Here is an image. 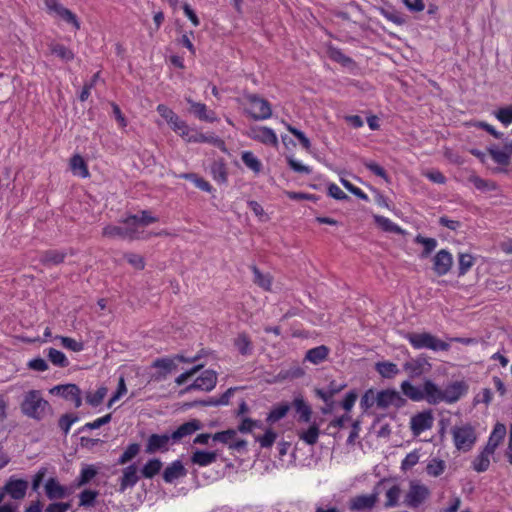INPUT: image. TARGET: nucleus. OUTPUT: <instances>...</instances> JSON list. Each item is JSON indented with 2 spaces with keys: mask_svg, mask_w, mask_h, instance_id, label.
Here are the masks:
<instances>
[{
  "mask_svg": "<svg viewBox=\"0 0 512 512\" xmlns=\"http://www.w3.org/2000/svg\"><path fill=\"white\" fill-rule=\"evenodd\" d=\"M468 391V385L464 381H455L446 386L442 392L443 402L455 403Z\"/></svg>",
  "mask_w": 512,
  "mask_h": 512,
  "instance_id": "18",
  "label": "nucleus"
},
{
  "mask_svg": "<svg viewBox=\"0 0 512 512\" xmlns=\"http://www.w3.org/2000/svg\"><path fill=\"white\" fill-rule=\"evenodd\" d=\"M70 167L74 174H77L83 178L89 177V169L88 166L84 160V158L79 155L75 154L70 159Z\"/></svg>",
  "mask_w": 512,
  "mask_h": 512,
  "instance_id": "35",
  "label": "nucleus"
},
{
  "mask_svg": "<svg viewBox=\"0 0 512 512\" xmlns=\"http://www.w3.org/2000/svg\"><path fill=\"white\" fill-rule=\"evenodd\" d=\"M329 354V348L325 345H320L315 348L309 349L306 352L305 360L313 364H320L323 362Z\"/></svg>",
  "mask_w": 512,
  "mask_h": 512,
  "instance_id": "33",
  "label": "nucleus"
},
{
  "mask_svg": "<svg viewBox=\"0 0 512 512\" xmlns=\"http://www.w3.org/2000/svg\"><path fill=\"white\" fill-rule=\"evenodd\" d=\"M241 159L254 173L258 174L262 170L261 161L251 151H244L241 155Z\"/></svg>",
  "mask_w": 512,
  "mask_h": 512,
  "instance_id": "44",
  "label": "nucleus"
},
{
  "mask_svg": "<svg viewBox=\"0 0 512 512\" xmlns=\"http://www.w3.org/2000/svg\"><path fill=\"white\" fill-rule=\"evenodd\" d=\"M98 492L90 489L82 491L79 495L80 506L91 507L94 506Z\"/></svg>",
  "mask_w": 512,
  "mask_h": 512,
  "instance_id": "57",
  "label": "nucleus"
},
{
  "mask_svg": "<svg viewBox=\"0 0 512 512\" xmlns=\"http://www.w3.org/2000/svg\"><path fill=\"white\" fill-rule=\"evenodd\" d=\"M402 393L413 401H421L424 399L423 389L414 386L409 381H403L401 384Z\"/></svg>",
  "mask_w": 512,
  "mask_h": 512,
  "instance_id": "39",
  "label": "nucleus"
},
{
  "mask_svg": "<svg viewBox=\"0 0 512 512\" xmlns=\"http://www.w3.org/2000/svg\"><path fill=\"white\" fill-rule=\"evenodd\" d=\"M246 135L257 142L264 145L277 147L278 138L276 133L269 127L266 126H251L247 131Z\"/></svg>",
  "mask_w": 512,
  "mask_h": 512,
  "instance_id": "12",
  "label": "nucleus"
},
{
  "mask_svg": "<svg viewBox=\"0 0 512 512\" xmlns=\"http://www.w3.org/2000/svg\"><path fill=\"white\" fill-rule=\"evenodd\" d=\"M495 117L505 126L512 123V105L502 107L495 112Z\"/></svg>",
  "mask_w": 512,
  "mask_h": 512,
  "instance_id": "61",
  "label": "nucleus"
},
{
  "mask_svg": "<svg viewBox=\"0 0 512 512\" xmlns=\"http://www.w3.org/2000/svg\"><path fill=\"white\" fill-rule=\"evenodd\" d=\"M375 370L383 377L391 379L399 373V369L396 364L389 361L377 362L375 364Z\"/></svg>",
  "mask_w": 512,
  "mask_h": 512,
  "instance_id": "36",
  "label": "nucleus"
},
{
  "mask_svg": "<svg viewBox=\"0 0 512 512\" xmlns=\"http://www.w3.org/2000/svg\"><path fill=\"white\" fill-rule=\"evenodd\" d=\"M152 367L161 369L154 375L155 380L165 379L169 373L175 371L178 368L177 363H175V359L173 357L157 358L153 361Z\"/></svg>",
  "mask_w": 512,
  "mask_h": 512,
  "instance_id": "20",
  "label": "nucleus"
},
{
  "mask_svg": "<svg viewBox=\"0 0 512 512\" xmlns=\"http://www.w3.org/2000/svg\"><path fill=\"white\" fill-rule=\"evenodd\" d=\"M252 272L254 275V283L266 291L271 290L272 277L269 274H263L257 266H252Z\"/></svg>",
  "mask_w": 512,
  "mask_h": 512,
  "instance_id": "41",
  "label": "nucleus"
},
{
  "mask_svg": "<svg viewBox=\"0 0 512 512\" xmlns=\"http://www.w3.org/2000/svg\"><path fill=\"white\" fill-rule=\"evenodd\" d=\"M47 356L48 359L52 362V364L57 367L66 368L69 365L67 357L60 350H57L55 348H49Z\"/></svg>",
  "mask_w": 512,
  "mask_h": 512,
  "instance_id": "47",
  "label": "nucleus"
},
{
  "mask_svg": "<svg viewBox=\"0 0 512 512\" xmlns=\"http://www.w3.org/2000/svg\"><path fill=\"white\" fill-rule=\"evenodd\" d=\"M98 473V469L94 465L86 464L82 467L80 475L77 478L78 486L88 484Z\"/></svg>",
  "mask_w": 512,
  "mask_h": 512,
  "instance_id": "45",
  "label": "nucleus"
},
{
  "mask_svg": "<svg viewBox=\"0 0 512 512\" xmlns=\"http://www.w3.org/2000/svg\"><path fill=\"white\" fill-rule=\"evenodd\" d=\"M46 11L49 15L57 17L67 24L72 25L75 30L80 29V22L75 13L64 7L60 0H43Z\"/></svg>",
  "mask_w": 512,
  "mask_h": 512,
  "instance_id": "4",
  "label": "nucleus"
},
{
  "mask_svg": "<svg viewBox=\"0 0 512 512\" xmlns=\"http://www.w3.org/2000/svg\"><path fill=\"white\" fill-rule=\"evenodd\" d=\"M170 445H172V438H170V433H154L147 438L145 452L147 454L165 453L169 451Z\"/></svg>",
  "mask_w": 512,
  "mask_h": 512,
  "instance_id": "13",
  "label": "nucleus"
},
{
  "mask_svg": "<svg viewBox=\"0 0 512 512\" xmlns=\"http://www.w3.org/2000/svg\"><path fill=\"white\" fill-rule=\"evenodd\" d=\"M187 470L180 460H175L163 471V480L166 483H173L175 480L185 477Z\"/></svg>",
  "mask_w": 512,
  "mask_h": 512,
  "instance_id": "22",
  "label": "nucleus"
},
{
  "mask_svg": "<svg viewBox=\"0 0 512 512\" xmlns=\"http://www.w3.org/2000/svg\"><path fill=\"white\" fill-rule=\"evenodd\" d=\"M506 435V426L502 423H496L494 429L488 439L485 449L494 454L496 448Z\"/></svg>",
  "mask_w": 512,
  "mask_h": 512,
  "instance_id": "30",
  "label": "nucleus"
},
{
  "mask_svg": "<svg viewBox=\"0 0 512 512\" xmlns=\"http://www.w3.org/2000/svg\"><path fill=\"white\" fill-rule=\"evenodd\" d=\"M429 495L430 491L427 486L417 481H411L403 503L409 508L416 509L427 500Z\"/></svg>",
  "mask_w": 512,
  "mask_h": 512,
  "instance_id": "5",
  "label": "nucleus"
},
{
  "mask_svg": "<svg viewBox=\"0 0 512 512\" xmlns=\"http://www.w3.org/2000/svg\"><path fill=\"white\" fill-rule=\"evenodd\" d=\"M246 99L254 108V111L249 112L252 119L265 120L272 116L271 105L266 99L257 94H248Z\"/></svg>",
  "mask_w": 512,
  "mask_h": 512,
  "instance_id": "11",
  "label": "nucleus"
},
{
  "mask_svg": "<svg viewBox=\"0 0 512 512\" xmlns=\"http://www.w3.org/2000/svg\"><path fill=\"white\" fill-rule=\"evenodd\" d=\"M217 451H206L196 449L190 456V462L200 467L208 466L217 460Z\"/></svg>",
  "mask_w": 512,
  "mask_h": 512,
  "instance_id": "26",
  "label": "nucleus"
},
{
  "mask_svg": "<svg viewBox=\"0 0 512 512\" xmlns=\"http://www.w3.org/2000/svg\"><path fill=\"white\" fill-rule=\"evenodd\" d=\"M404 337L415 349H430L432 351H448L450 349L449 343L428 332H407Z\"/></svg>",
  "mask_w": 512,
  "mask_h": 512,
  "instance_id": "2",
  "label": "nucleus"
},
{
  "mask_svg": "<svg viewBox=\"0 0 512 512\" xmlns=\"http://www.w3.org/2000/svg\"><path fill=\"white\" fill-rule=\"evenodd\" d=\"M277 438V433L272 429H267L264 435L257 436L256 441L260 443L262 448H270L273 446L275 440Z\"/></svg>",
  "mask_w": 512,
  "mask_h": 512,
  "instance_id": "60",
  "label": "nucleus"
},
{
  "mask_svg": "<svg viewBox=\"0 0 512 512\" xmlns=\"http://www.w3.org/2000/svg\"><path fill=\"white\" fill-rule=\"evenodd\" d=\"M474 265V257L468 253H460L458 256V275L464 276Z\"/></svg>",
  "mask_w": 512,
  "mask_h": 512,
  "instance_id": "49",
  "label": "nucleus"
},
{
  "mask_svg": "<svg viewBox=\"0 0 512 512\" xmlns=\"http://www.w3.org/2000/svg\"><path fill=\"white\" fill-rule=\"evenodd\" d=\"M347 386L346 383L333 380L329 383L327 388H316L315 394L325 403V407L322 408V412L324 414L331 413L335 407V402L333 401V397L341 392Z\"/></svg>",
  "mask_w": 512,
  "mask_h": 512,
  "instance_id": "7",
  "label": "nucleus"
},
{
  "mask_svg": "<svg viewBox=\"0 0 512 512\" xmlns=\"http://www.w3.org/2000/svg\"><path fill=\"white\" fill-rule=\"evenodd\" d=\"M374 220L376 224L385 232L404 234V230L401 227L384 216L374 215Z\"/></svg>",
  "mask_w": 512,
  "mask_h": 512,
  "instance_id": "38",
  "label": "nucleus"
},
{
  "mask_svg": "<svg viewBox=\"0 0 512 512\" xmlns=\"http://www.w3.org/2000/svg\"><path fill=\"white\" fill-rule=\"evenodd\" d=\"M103 236L106 237H122V238H130L133 239L136 237V229L132 227V225L115 226V225H107L103 228L102 232Z\"/></svg>",
  "mask_w": 512,
  "mask_h": 512,
  "instance_id": "27",
  "label": "nucleus"
},
{
  "mask_svg": "<svg viewBox=\"0 0 512 512\" xmlns=\"http://www.w3.org/2000/svg\"><path fill=\"white\" fill-rule=\"evenodd\" d=\"M187 141L189 142H195V143H210L214 145L217 148H220L222 150H225V142L218 136L214 135H205L203 133L195 132L192 135L186 136Z\"/></svg>",
  "mask_w": 512,
  "mask_h": 512,
  "instance_id": "31",
  "label": "nucleus"
},
{
  "mask_svg": "<svg viewBox=\"0 0 512 512\" xmlns=\"http://www.w3.org/2000/svg\"><path fill=\"white\" fill-rule=\"evenodd\" d=\"M217 384V373L214 370L207 369L197 377L193 383L179 391V396H183L192 390L211 391Z\"/></svg>",
  "mask_w": 512,
  "mask_h": 512,
  "instance_id": "8",
  "label": "nucleus"
},
{
  "mask_svg": "<svg viewBox=\"0 0 512 512\" xmlns=\"http://www.w3.org/2000/svg\"><path fill=\"white\" fill-rule=\"evenodd\" d=\"M20 409L23 415L36 421H41L47 411L52 410L51 405L42 397V393L39 390H29L26 392L20 404Z\"/></svg>",
  "mask_w": 512,
  "mask_h": 512,
  "instance_id": "1",
  "label": "nucleus"
},
{
  "mask_svg": "<svg viewBox=\"0 0 512 512\" xmlns=\"http://www.w3.org/2000/svg\"><path fill=\"white\" fill-rule=\"evenodd\" d=\"M157 111L176 133H178L181 137L188 136L190 133V128L186 122L181 120L175 112H173L164 104H159L157 106Z\"/></svg>",
  "mask_w": 512,
  "mask_h": 512,
  "instance_id": "10",
  "label": "nucleus"
},
{
  "mask_svg": "<svg viewBox=\"0 0 512 512\" xmlns=\"http://www.w3.org/2000/svg\"><path fill=\"white\" fill-rule=\"evenodd\" d=\"M451 434L455 447L464 452L470 451L477 440L475 429L471 424L454 426Z\"/></svg>",
  "mask_w": 512,
  "mask_h": 512,
  "instance_id": "3",
  "label": "nucleus"
},
{
  "mask_svg": "<svg viewBox=\"0 0 512 512\" xmlns=\"http://www.w3.org/2000/svg\"><path fill=\"white\" fill-rule=\"evenodd\" d=\"M433 271L438 276L446 275L452 268L453 257L445 249L438 251L433 257Z\"/></svg>",
  "mask_w": 512,
  "mask_h": 512,
  "instance_id": "17",
  "label": "nucleus"
},
{
  "mask_svg": "<svg viewBox=\"0 0 512 512\" xmlns=\"http://www.w3.org/2000/svg\"><path fill=\"white\" fill-rule=\"evenodd\" d=\"M288 166L295 172L300 174H310L312 169L309 166L303 165L299 161L293 158V156L286 157Z\"/></svg>",
  "mask_w": 512,
  "mask_h": 512,
  "instance_id": "63",
  "label": "nucleus"
},
{
  "mask_svg": "<svg viewBox=\"0 0 512 512\" xmlns=\"http://www.w3.org/2000/svg\"><path fill=\"white\" fill-rule=\"evenodd\" d=\"M234 345L241 355H250L252 353V342L246 333H241L234 341Z\"/></svg>",
  "mask_w": 512,
  "mask_h": 512,
  "instance_id": "42",
  "label": "nucleus"
},
{
  "mask_svg": "<svg viewBox=\"0 0 512 512\" xmlns=\"http://www.w3.org/2000/svg\"><path fill=\"white\" fill-rule=\"evenodd\" d=\"M184 178L192 181L196 185V187L201 189L202 191L211 192L212 190V186L210 185V183L206 181L204 178L199 177L195 173L185 174Z\"/></svg>",
  "mask_w": 512,
  "mask_h": 512,
  "instance_id": "58",
  "label": "nucleus"
},
{
  "mask_svg": "<svg viewBox=\"0 0 512 512\" xmlns=\"http://www.w3.org/2000/svg\"><path fill=\"white\" fill-rule=\"evenodd\" d=\"M490 455H493L489 451H487L485 448L483 451L474 459L473 461V469L476 472H485L488 470L490 465L489 457Z\"/></svg>",
  "mask_w": 512,
  "mask_h": 512,
  "instance_id": "46",
  "label": "nucleus"
},
{
  "mask_svg": "<svg viewBox=\"0 0 512 512\" xmlns=\"http://www.w3.org/2000/svg\"><path fill=\"white\" fill-rule=\"evenodd\" d=\"M236 436V431L234 429H227L225 431L216 432L213 434V441H218L223 444H230V441L234 439Z\"/></svg>",
  "mask_w": 512,
  "mask_h": 512,
  "instance_id": "64",
  "label": "nucleus"
},
{
  "mask_svg": "<svg viewBox=\"0 0 512 512\" xmlns=\"http://www.w3.org/2000/svg\"><path fill=\"white\" fill-rule=\"evenodd\" d=\"M78 420H79V417L77 414L66 413L59 418L58 427L64 433V435H67L70 431L72 424H74Z\"/></svg>",
  "mask_w": 512,
  "mask_h": 512,
  "instance_id": "54",
  "label": "nucleus"
},
{
  "mask_svg": "<svg viewBox=\"0 0 512 512\" xmlns=\"http://www.w3.org/2000/svg\"><path fill=\"white\" fill-rule=\"evenodd\" d=\"M28 488V482L24 479L11 476L1 488L4 494L9 495L14 500H21L25 497Z\"/></svg>",
  "mask_w": 512,
  "mask_h": 512,
  "instance_id": "14",
  "label": "nucleus"
},
{
  "mask_svg": "<svg viewBox=\"0 0 512 512\" xmlns=\"http://www.w3.org/2000/svg\"><path fill=\"white\" fill-rule=\"evenodd\" d=\"M377 497L378 495L376 494L375 487L372 494L357 496L354 498V510H365L373 508L377 502Z\"/></svg>",
  "mask_w": 512,
  "mask_h": 512,
  "instance_id": "34",
  "label": "nucleus"
},
{
  "mask_svg": "<svg viewBox=\"0 0 512 512\" xmlns=\"http://www.w3.org/2000/svg\"><path fill=\"white\" fill-rule=\"evenodd\" d=\"M190 105V112L195 115L199 120L212 123L217 120L215 112L208 110L207 106L203 103L193 101L190 97L185 98Z\"/></svg>",
  "mask_w": 512,
  "mask_h": 512,
  "instance_id": "19",
  "label": "nucleus"
},
{
  "mask_svg": "<svg viewBox=\"0 0 512 512\" xmlns=\"http://www.w3.org/2000/svg\"><path fill=\"white\" fill-rule=\"evenodd\" d=\"M293 406L298 414L297 421L299 423H309L312 417V409L303 398H296Z\"/></svg>",
  "mask_w": 512,
  "mask_h": 512,
  "instance_id": "32",
  "label": "nucleus"
},
{
  "mask_svg": "<svg viewBox=\"0 0 512 512\" xmlns=\"http://www.w3.org/2000/svg\"><path fill=\"white\" fill-rule=\"evenodd\" d=\"M111 419H112V414L111 413L106 414L103 417H100V418L94 420L93 422L86 423L84 426H82L78 430V433H82L86 430L98 429V428L108 424L111 421Z\"/></svg>",
  "mask_w": 512,
  "mask_h": 512,
  "instance_id": "56",
  "label": "nucleus"
},
{
  "mask_svg": "<svg viewBox=\"0 0 512 512\" xmlns=\"http://www.w3.org/2000/svg\"><path fill=\"white\" fill-rule=\"evenodd\" d=\"M415 242L424 247L421 258H427L437 246V240L435 238H428L421 235L416 236Z\"/></svg>",
  "mask_w": 512,
  "mask_h": 512,
  "instance_id": "48",
  "label": "nucleus"
},
{
  "mask_svg": "<svg viewBox=\"0 0 512 512\" xmlns=\"http://www.w3.org/2000/svg\"><path fill=\"white\" fill-rule=\"evenodd\" d=\"M446 468V463L444 460L439 458H433L429 461L426 466L427 474L433 477L440 476Z\"/></svg>",
  "mask_w": 512,
  "mask_h": 512,
  "instance_id": "51",
  "label": "nucleus"
},
{
  "mask_svg": "<svg viewBox=\"0 0 512 512\" xmlns=\"http://www.w3.org/2000/svg\"><path fill=\"white\" fill-rule=\"evenodd\" d=\"M61 344L64 348L69 349L73 352H80L84 349V344L82 342H78L73 338L60 336Z\"/></svg>",
  "mask_w": 512,
  "mask_h": 512,
  "instance_id": "62",
  "label": "nucleus"
},
{
  "mask_svg": "<svg viewBox=\"0 0 512 512\" xmlns=\"http://www.w3.org/2000/svg\"><path fill=\"white\" fill-rule=\"evenodd\" d=\"M405 404L406 400L394 389H385L376 393V408L378 409L385 410L389 407L399 409Z\"/></svg>",
  "mask_w": 512,
  "mask_h": 512,
  "instance_id": "9",
  "label": "nucleus"
},
{
  "mask_svg": "<svg viewBox=\"0 0 512 512\" xmlns=\"http://www.w3.org/2000/svg\"><path fill=\"white\" fill-rule=\"evenodd\" d=\"M120 478L119 491L124 492L127 488H131L139 481L138 467L135 463L125 467Z\"/></svg>",
  "mask_w": 512,
  "mask_h": 512,
  "instance_id": "21",
  "label": "nucleus"
},
{
  "mask_svg": "<svg viewBox=\"0 0 512 512\" xmlns=\"http://www.w3.org/2000/svg\"><path fill=\"white\" fill-rule=\"evenodd\" d=\"M158 221L157 217H154L147 210H142L140 215H129L123 220L125 225H132L137 230L138 227H145Z\"/></svg>",
  "mask_w": 512,
  "mask_h": 512,
  "instance_id": "24",
  "label": "nucleus"
},
{
  "mask_svg": "<svg viewBox=\"0 0 512 512\" xmlns=\"http://www.w3.org/2000/svg\"><path fill=\"white\" fill-rule=\"evenodd\" d=\"M107 392H108V389L103 386L98 388L95 393L88 392L86 394V402L93 407H97L102 403Z\"/></svg>",
  "mask_w": 512,
  "mask_h": 512,
  "instance_id": "55",
  "label": "nucleus"
},
{
  "mask_svg": "<svg viewBox=\"0 0 512 512\" xmlns=\"http://www.w3.org/2000/svg\"><path fill=\"white\" fill-rule=\"evenodd\" d=\"M375 488L377 495L385 491L386 502L384 503V506L386 508L396 507L399 505L402 490L392 479L384 478L380 480L376 484Z\"/></svg>",
  "mask_w": 512,
  "mask_h": 512,
  "instance_id": "6",
  "label": "nucleus"
},
{
  "mask_svg": "<svg viewBox=\"0 0 512 512\" xmlns=\"http://www.w3.org/2000/svg\"><path fill=\"white\" fill-rule=\"evenodd\" d=\"M488 152L497 164L502 166L510 164V153L504 147L503 150H499L496 146H491L488 148Z\"/></svg>",
  "mask_w": 512,
  "mask_h": 512,
  "instance_id": "43",
  "label": "nucleus"
},
{
  "mask_svg": "<svg viewBox=\"0 0 512 512\" xmlns=\"http://www.w3.org/2000/svg\"><path fill=\"white\" fill-rule=\"evenodd\" d=\"M376 391L373 389L367 390L361 398L360 406L364 411L376 406Z\"/></svg>",
  "mask_w": 512,
  "mask_h": 512,
  "instance_id": "59",
  "label": "nucleus"
},
{
  "mask_svg": "<svg viewBox=\"0 0 512 512\" xmlns=\"http://www.w3.org/2000/svg\"><path fill=\"white\" fill-rule=\"evenodd\" d=\"M202 428V422L195 418L181 424L176 430L170 433V438H172V445L181 442L184 438L193 435L195 432L201 430Z\"/></svg>",
  "mask_w": 512,
  "mask_h": 512,
  "instance_id": "15",
  "label": "nucleus"
},
{
  "mask_svg": "<svg viewBox=\"0 0 512 512\" xmlns=\"http://www.w3.org/2000/svg\"><path fill=\"white\" fill-rule=\"evenodd\" d=\"M443 390L440 389L434 382L431 380H426L423 384V393L424 399L429 404L436 405L443 402Z\"/></svg>",
  "mask_w": 512,
  "mask_h": 512,
  "instance_id": "23",
  "label": "nucleus"
},
{
  "mask_svg": "<svg viewBox=\"0 0 512 512\" xmlns=\"http://www.w3.org/2000/svg\"><path fill=\"white\" fill-rule=\"evenodd\" d=\"M434 417L431 410H424L411 418L410 428L415 436L433 426Z\"/></svg>",
  "mask_w": 512,
  "mask_h": 512,
  "instance_id": "16",
  "label": "nucleus"
},
{
  "mask_svg": "<svg viewBox=\"0 0 512 512\" xmlns=\"http://www.w3.org/2000/svg\"><path fill=\"white\" fill-rule=\"evenodd\" d=\"M290 409L288 404H280L274 407L268 414L266 421L269 423H275L286 416Z\"/></svg>",
  "mask_w": 512,
  "mask_h": 512,
  "instance_id": "52",
  "label": "nucleus"
},
{
  "mask_svg": "<svg viewBox=\"0 0 512 512\" xmlns=\"http://www.w3.org/2000/svg\"><path fill=\"white\" fill-rule=\"evenodd\" d=\"M140 452V444L131 443L128 445L123 454L119 457L117 464L124 465L135 458Z\"/></svg>",
  "mask_w": 512,
  "mask_h": 512,
  "instance_id": "53",
  "label": "nucleus"
},
{
  "mask_svg": "<svg viewBox=\"0 0 512 512\" xmlns=\"http://www.w3.org/2000/svg\"><path fill=\"white\" fill-rule=\"evenodd\" d=\"M50 51L52 54L56 55L60 59L68 62L74 59V53L71 49L67 48L63 44H51Z\"/></svg>",
  "mask_w": 512,
  "mask_h": 512,
  "instance_id": "50",
  "label": "nucleus"
},
{
  "mask_svg": "<svg viewBox=\"0 0 512 512\" xmlns=\"http://www.w3.org/2000/svg\"><path fill=\"white\" fill-rule=\"evenodd\" d=\"M45 493L50 500L64 499L68 496V490L62 486L56 478H49L45 484Z\"/></svg>",
  "mask_w": 512,
  "mask_h": 512,
  "instance_id": "25",
  "label": "nucleus"
},
{
  "mask_svg": "<svg viewBox=\"0 0 512 512\" xmlns=\"http://www.w3.org/2000/svg\"><path fill=\"white\" fill-rule=\"evenodd\" d=\"M320 430L316 423L310 425L307 430L298 431V436L308 445H314L319 438Z\"/></svg>",
  "mask_w": 512,
  "mask_h": 512,
  "instance_id": "37",
  "label": "nucleus"
},
{
  "mask_svg": "<svg viewBox=\"0 0 512 512\" xmlns=\"http://www.w3.org/2000/svg\"><path fill=\"white\" fill-rule=\"evenodd\" d=\"M161 468V460L153 458L148 460V462L142 467L141 474L144 478L151 479L160 472Z\"/></svg>",
  "mask_w": 512,
  "mask_h": 512,
  "instance_id": "40",
  "label": "nucleus"
},
{
  "mask_svg": "<svg viewBox=\"0 0 512 512\" xmlns=\"http://www.w3.org/2000/svg\"><path fill=\"white\" fill-rule=\"evenodd\" d=\"M66 256L64 250L49 249L41 253L39 261L44 266L59 265L64 262Z\"/></svg>",
  "mask_w": 512,
  "mask_h": 512,
  "instance_id": "29",
  "label": "nucleus"
},
{
  "mask_svg": "<svg viewBox=\"0 0 512 512\" xmlns=\"http://www.w3.org/2000/svg\"><path fill=\"white\" fill-rule=\"evenodd\" d=\"M426 366L428 368L431 367L427 358L423 357V356H419L415 359H411V360L407 361L403 365V368L406 372H408L410 374V376L417 377L424 373Z\"/></svg>",
  "mask_w": 512,
  "mask_h": 512,
  "instance_id": "28",
  "label": "nucleus"
}]
</instances>
